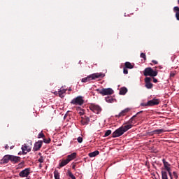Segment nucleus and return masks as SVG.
<instances>
[{"mask_svg": "<svg viewBox=\"0 0 179 179\" xmlns=\"http://www.w3.org/2000/svg\"><path fill=\"white\" fill-rule=\"evenodd\" d=\"M123 73H124V75H128V69H127V67H124L123 69Z\"/></svg>", "mask_w": 179, "mask_h": 179, "instance_id": "obj_37", "label": "nucleus"}, {"mask_svg": "<svg viewBox=\"0 0 179 179\" xmlns=\"http://www.w3.org/2000/svg\"><path fill=\"white\" fill-rule=\"evenodd\" d=\"M168 171L171 178H173V176L171 175V170H169V171Z\"/></svg>", "mask_w": 179, "mask_h": 179, "instance_id": "obj_42", "label": "nucleus"}, {"mask_svg": "<svg viewBox=\"0 0 179 179\" xmlns=\"http://www.w3.org/2000/svg\"><path fill=\"white\" fill-rule=\"evenodd\" d=\"M38 161L39 163H44V158L43 157H40Z\"/></svg>", "mask_w": 179, "mask_h": 179, "instance_id": "obj_38", "label": "nucleus"}, {"mask_svg": "<svg viewBox=\"0 0 179 179\" xmlns=\"http://www.w3.org/2000/svg\"><path fill=\"white\" fill-rule=\"evenodd\" d=\"M22 155H27L29 152L31 151V148L27 144H24L22 146Z\"/></svg>", "mask_w": 179, "mask_h": 179, "instance_id": "obj_10", "label": "nucleus"}, {"mask_svg": "<svg viewBox=\"0 0 179 179\" xmlns=\"http://www.w3.org/2000/svg\"><path fill=\"white\" fill-rule=\"evenodd\" d=\"M90 110L95 113V114H100V113H101V108L99 105H91Z\"/></svg>", "mask_w": 179, "mask_h": 179, "instance_id": "obj_7", "label": "nucleus"}, {"mask_svg": "<svg viewBox=\"0 0 179 179\" xmlns=\"http://www.w3.org/2000/svg\"><path fill=\"white\" fill-rule=\"evenodd\" d=\"M170 76L171 78H174V76H176V73H171Z\"/></svg>", "mask_w": 179, "mask_h": 179, "instance_id": "obj_41", "label": "nucleus"}, {"mask_svg": "<svg viewBox=\"0 0 179 179\" xmlns=\"http://www.w3.org/2000/svg\"><path fill=\"white\" fill-rule=\"evenodd\" d=\"M66 92V90L65 89L59 90L58 92L59 97H61V99H64V97H65L64 94H65Z\"/></svg>", "mask_w": 179, "mask_h": 179, "instance_id": "obj_22", "label": "nucleus"}, {"mask_svg": "<svg viewBox=\"0 0 179 179\" xmlns=\"http://www.w3.org/2000/svg\"><path fill=\"white\" fill-rule=\"evenodd\" d=\"M68 163H69V160H68L67 158L66 159H62L59 164V167H64V166H66Z\"/></svg>", "mask_w": 179, "mask_h": 179, "instance_id": "obj_25", "label": "nucleus"}, {"mask_svg": "<svg viewBox=\"0 0 179 179\" xmlns=\"http://www.w3.org/2000/svg\"><path fill=\"white\" fill-rule=\"evenodd\" d=\"M160 104V100L153 99L148 101L147 103H141V107H153V106H159Z\"/></svg>", "mask_w": 179, "mask_h": 179, "instance_id": "obj_2", "label": "nucleus"}, {"mask_svg": "<svg viewBox=\"0 0 179 179\" xmlns=\"http://www.w3.org/2000/svg\"><path fill=\"white\" fill-rule=\"evenodd\" d=\"M66 159L69 160V162L73 160V159H76V152H73L72 154L68 155Z\"/></svg>", "mask_w": 179, "mask_h": 179, "instance_id": "obj_23", "label": "nucleus"}, {"mask_svg": "<svg viewBox=\"0 0 179 179\" xmlns=\"http://www.w3.org/2000/svg\"><path fill=\"white\" fill-rule=\"evenodd\" d=\"M127 92H128V89H127V87H122L120 90L119 94L124 96V95L127 94Z\"/></svg>", "mask_w": 179, "mask_h": 179, "instance_id": "obj_20", "label": "nucleus"}, {"mask_svg": "<svg viewBox=\"0 0 179 179\" xmlns=\"http://www.w3.org/2000/svg\"><path fill=\"white\" fill-rule=\"evenodd\" d=\"M164 132H166V130H164V129H155L151 131L150 133V135L151 136H153V135H160V134H163Z\"/></svg>", "mask_w": 179, "mask_h": 179, "instance_id": "obj_12", "label": "nucleus"}, {"mask_svg": "<svg viewBox=\"0 0 179 179\" xmlns=\"http://www.w3.org/2000/svg\"><path fill=\"white\" fill-rule=\"evenodd\" d=\"M132 127H134V124H127L124 126H122L121 128L123 129V131L127 132V131H128L129 129H131Z\"/></svg>", "mask_w": 179, "mask_h": 179, "instance_id": "obj_18", "label": "nucleus"}, {"mask_svg": "<svg viewBox=\"0 0 179 179\" xmlns=\"http://www.w3.org/2000/svg\"><path fill=\"white\" fill-rule=\"evenodd\" d=\"M96 92H99V94H101V96H111V94H114V90L111 88L96 89Z\"/></svg>", "mask_w": 179, "mask_h": 179, "instance_id": "obj_4", "label": "nucleus"}, {"mask_svg": "<svg viewBox=\"0 0 179 179\" xmlns=\"http://www.w3.org/2000/svg\"><path fill=\"white\" fill-rule=\"evenodd\" d=\"M152 80L154 82V83H157V79L155 77H152Z\"/></svg>", "mask_w": 179, "mask_h": 179, "instance_id": "obj_40", "label": "nucleus"}, {"mask_svg": "<svg viewBox=\"0 0 179 179\" xmlns=\"http://www.w3.org/2000/svg\"><path fill=\"white\" fill-rule=\"evenodd\" d=\"M9 162H10V155H5L1 159V163L3 164H8Z\"/></svg>", "mask_w": 179, "mask_h": 179, "instance_id": "obj_14", "label": "nucleus"}, {"mask_svg": "<svg viewBox=\"0 0 179 179\" xmlns=\"http://www.w3.org/2000/svg\"><path fill=\"white\" fill-rule=\"evenodd\" d=\"M124 134H125V132L124 131V130L122 129V127H120L118 129H117L113 134H112V137L113 138H118L122 135H124Z\"/></svg>", "mask_w": 179, "mask_h": 179, "instance_id": "obj_6", "label": "nucleus"}, {"mask_svg": "<svg viewBox=\"0 0 179 179\" xmlns=\"http://www.w3.org/2000/svg\"><path fill=\"white\" fill-rule=\"evenodd\" d=\"M43 142L44 143H50V142H51V138H48V139L43 138Z\"/></svg>", "mask_w": 179, "mask_h": 179, "instance_id": "obj_36", "label": "nucleus"}, {"mask_svg": "<svg viewBox=\"0 0 179 179\" xmlns=\"http://www.w3.org/2000/svg\"><path fill=\"white\" fill-rule=\"evenodd\" d=\"M162 162H163V164H164V166L165 167V169L166 170V171H170V170H171V169L170 168V164L169 162H167L166 161V159H162Z\"/></svg>", "mask_w": 179, "mask_h": 179, "instance_id": "obj_19", "label": "nucleus"}, {"mask_svg": "<svg viewBox=\"0 0 179 179\" xmlns=\"http://www.w3.org/2000/svg\"><path fill=\"white\" fill-rule=\"evenodd\" d=\"M110 135H111V130H107L105 132V134H104L103 137L107 138V136H110Z\"/></svg>", "mask_w": 179, "mask_h": 179, "instance_id": "obj_31", "label": "nucleus"}, {"mask_svg": "<svg viewBox=\"0 0 179 179\" xmlns=\"http://www.w3.org/2000/svg\"><path fill=\"white\" fill-rule=\"evenodd\" d=\"M103 76V74L99 73H93L92 75L88 76L87 77L83 78L81 80V82L83 83H86L87 82H90V80L99 79V78H101Z\"/></svg>", "mask_w": 179, "mask_h": 179, "instance_id": "obj_1", "label": "nucleus"}, {"mask_svg": "<svg viewBox=\"0 0 179 179\" xmlns=\"http://www.w3.org/2000/svg\"><path fill=\"white\" fill-rule=\"evenodd\" d=\"M173 12L176 13L175 16L177 20H179V7L175 6L173 8Z\"/></svg>", "mask_w": 179, "mask_h": 179, "instance_id": "obj_21", "label": "nucleus"}, {"mask_svg": "<svg viewBox=\"0 0 179 179\" xmlns=\"http://www.w3.org/2000/svg\"><path fill=\"white\" fill-rule=\"evenodd\" d=\"M129 108L122 110L118 115H116L115 117L117 118H120V117H124V115H127V113H128L129 111Z\"/></svg>", "mask_w": 179, "mask_h": 179, "instance_id": "obj_15", "label": "nucleus"}, {"mask_svg": "<svg viewBox=\"0 0 179 179\" xmlns=\"http://www.w3.org/2000/svg\"><path fill=\"white\" fill-rule=\"evenodd\" d=\"M152 81V78L150 77H147L145 78V87L147 89H152L153 87V84L150 83Z\"/></svg>", "mask_w": 179, "mask_h": 179, "instance_id": "obj_9", "label": "nucleus"}, {"mask_svg": "<svg viewBox=\"0 0 179 179\" xmlns=\"http://www.w3.org/2000/svg\"><path fill=\"white\" fill-rule=\"evenodd\" d=\"M41 146H43V141H38L35 143L33 150L34 152H37L39 149H41Z\"/></svg>", "mask_w": 179, "mask_h": 179, "instance_id": "obj_13", "label": "nucleus"}, {"mask_svg": "<svg viewBox=\"0 0 179 179\" xmlns=\"http://www.w3.org/2000/svg\"><path fill=\"white\" fill-rule=\"evenodd\" d=\"M162 179H169V177L167 176V172L165 171H162Z\"/></svg>", "mask_w": 179, "mask_h": 179, "instance_id": "obj_29", "label": "nucleus"}, {"mask_svg": "<svg viewBox=\"0 0 179 179\" xmlns=\"http://www.w3.org/2000/svg\"><path fill=\"white\" fill-rule=\"evenodd\" d=\"M140 57H141V58H143L144 59V61H146V54L141 53Z\"/></svg>", "mask_w": 179, "mask_h": 179, "instance_id": "obj_34", "label": "nucleus"}, {"mask_svg": "<svg viewBox=\"0 0 179 179\" xmlns=\"http://www.w3.org/2000/svg\"><path fill=\"white\" fill-rule=\"evenodd\" d=\"M21 159L22 158L20 157L10 155V162L13 163V164H17V163H19V162H20Z\"/></svg>", "mask_w": 179, "mask_h": 179, "instance_id": "obj_8", "label": "nucleus"}, {"mask_svg": "<svg viewBox=\"0 0 179 179\" xmlns=\"http://www.w3.org/2000/svg\"><path fill=\"white\" fill-rule=\"evenodd\" d=\"M152 62L155 64V65H157V64H159V62L156 60H152Z\"/></svg>", "mask_w": 179, "mask_h": 179, "instance_id": "obj_43", "label": "nucleus"}, {"mask_svg": "<svg viewBox=\"0 0 179 179\" xmlns=\"http://www.w3.org/2000/svg\"><path fill=\"white\" fill-rule=\"evenodd\" d=\"M24 167V162H20L18 165L16 166V169L19 170Z\"/></svg>", "mask_w": 179, "mask_h": 179, "instance_id": "obj_28", "label": "nucleus"}, {"mask_svg": "<svg viewBox=\"0 0 179 179\" xmlns=\"http://www.w3.org/2000/svg\"><path fill=\"white\" fill-rule=\"evenodd\" d=\"M173 175L176 179L178 178V175H177V172L173 171Z\"/></svg>", "mask_w": 179, "mask_h": 179, "instance_id": "obj_39", "label": "nucleus"}, {"mask_svg": "<svg viewBox=\"0 0 179 179\" xmlns=\"http://www.w3.org/2000/svg\"><path fill=\"white\" fill-rule=\"evenodd\" d=\"M80 115H83V113L80 112Z\"/></svg>", "mask_w": 179, "mask_h": 179, "instance_id": "obj_46", "label": "nucleus"}, {"mask_svg": "<svg viewBox=\"0 0 179 179\" xmlns=\"http://www.w3.org/2000/svg\"><path fill=\"white\" fill-rule=\"evenodd\" d=\"M142 113H143V110L138 112L136 113V115H134L129 120H128L126 124H129V125H132V124H134V120H135V118L136 117V115H139V114H142Z\"/></svg>", "mask_w": 179, "mask_h": 179, "instance_id": "obj_16", "label": "nucleus"}, {"mask_svg": "<svg viewBox=\"0 0 179 179\" xmlns=\"http://www.w3.org/2000/svg\"><path fill=\"white\" fill-rule=\"evenodd\" d=\"M157 71H154L152 67L145 68L143 71L144 76H151L152 78H155V76H157Z\"/></svg>", "mask_w": 179, "mask_h": 179, "instance_id": "obj_3", "label": "nucleus"}, {"mask_svg": "<svg viewBox=\"0 0 179 179\" xmlns=\"http://www.w3.org/2000/svg\"><path fill=\"white\" fill-rule=\"evenodd\" d=\"M90 122V119L86 116L85 117H83L81 120L82 125H87L89 124V122Z\"/></svg>", "mask_w": 179, "mask_h": 179, "instance_id": "obj_17", "label": "nucleus"}, {"mask_svg": "<svg viewBox=\"0 0 179 179\" xmlns=\"http://www.w3.org/2000/svg\"><path fill=\"white\" fill-rule=\"evenodd\" d=\"M105 100L107 103H114V99L111 96L106 97Z\"/></svg>", "mask_w": 179, "mask_h": 179, "instance_id": "obj_27", "label": "nucleus"}, {"mask_svg": "<svg viewBox=\"0 0 179 179\" xmlns=\"http://www.w3.org/2000/svg\"><path fill=\"white\" fill-rule=\"evenodd\" d=\"M178 4H179V0H178Z\"/></svg>", "mask_w": 179, "mask_h": 179, "instance_id": "obj_50", "label": "nucleus"}, {"mask_svg": "<svg viewBox=\"0 0 179 179\" xmlns=\"http://www.w3.org/2000/svg\"><path fill=\"white\" fill-rule=\"evenodd\" d=\"M85 100H83V96H77L71 101V103L74 106H83Z\"/></svg>", "mask_w": 179, "mask_h": 179, "instance_id": "obj_5", "label": "nucleus"}, {"mask_svg": "<svg viewBox=\"0 0 179 179\" xmlns=\"http://www.w3.org/2000/svg\"><path fill=\"white\" fill-rule=\"evenodd\" d=\"M69 90L71 91V90H72L70 89Z\"/></svg>", "mask_w": 179, "mask_h": 179, "instance_id": "obj_53", "label": "nucleus"}, {"mask_svg": "<svg viewBox=\"0 0 179 179\" xmlns=\"http://www.w3.org/2000/svg\"><path fill=\"white\" fill-rule=\"evenodd\" d=\"M124 65L125 68H127V69H133L134 68V65H132V64H131V62H126Z\"/></svg>", "mask_w": 179, "mask_h": 179, "instance_id": "obj_26", "label": "nucleus"}, {"mask_svg": "<svg viewBox=\"0 0 179 179\" xmlns=\"http://www.w3.org/2000/svg\"><path fill=\"white\" fill-rule=\"evenodd\" d=\"M30 174V168H27L24 170L20 172L19 176L20 177H29Z\"/></svg>", "mask_w": 179, "mask_h": 179, "instance_id": "obj_11", "label": "nucleus"}, {"mask_svg": "<svg viewBox=\"0 0 179 179\" xmlns=\"http://www.w3.org/2000/svg\"><path fill=\"white\" fill-rule=\"evenodd\" d=\"M40 138H45V135L41 131V133L38 134V138L40 139Z\"/></svg>", "mask_w": 179, "mask_h": 179, "instance_id": "obj_33", "label": "nucleus"}, {"mask_svg": "<svg viewBox=\"0 0 179 179\" xmlns=\"http://www.w3.org/2000/svg\"><path fill=\"white\" fill-rule=\"evenodd\" d=\"M18 155H22V153L19 152Z\"/></svg>", "mask_w": 179, "mask_h": 179, "instance_id": "obj_48", "label": "nucleus"}, {"mask_svg": "<svg viewBox=\"0 0 179 179\" xmlns=\"http://www.w3.org/2000/svg\"><path fill=\"white\" fill-rule=\"evenodd\" d=\"M5 149H6V150H8V149H9V145H6L5 146Z\"/></svg>", "mask_w": 179, "mask_h": 179, "instance_id": "obj_44", "label": "nucleus"}, {"mask_svg": "<svg viewBox=\"0 0 179 179\" xmlns=\"http://www.w3.org/2000/svg\"><path fill=\"white\" fill-rule=\"evenodd\" d=\"M73 169H75V166H73Z\"/></svg>", "mask_w": 179, "mask_h": 179, "instance_id": "obj_52", "label": "nucleus"}, {"mask_svg": "<svg viewBox=\"0 0 179 179\" xmlns=\"http://www.w3.org/2000/svg\"><path fill=\"white\" fill-rule=\"evenodd\" d=\"M7 127H9V124H7Z\"/></svg>", "mask_w": 179, "mask_h": 179, "instance_id": "obj_49", "label": "nucleus"}, {"mask_svg": "<svg viewBox=\"0 0 179 179\" xmlns=\"http://www.w3.org/2000/svg\"><path fill=\"white\" fill-rule=\"evenodd\" d=\"M68 176L71 177L72 179H76V178L75 177V176H73V173L71 172V171H68Z\"/></svg>", "mask_w": 179, "mask_h": 179, "instance_id": "obj_32", "label": "nucleus"}, {"mask_svg": "<svg viewBox=\"0 0 179 179\" xmlns=\"http://www.w3.org/2000/svg\"><path fill=\"white\" fill-rule=\"evenodd\" d=\"M30 143H31V141H30Z\"/></svg>", "mask_w": 179, "mask_h": 179, "instance_id": "obj_51", "label": "nucleus"}, {"mask_svg": "<svg viewBox=\"0 0 179 179\" xmlns=\"http://www.w3.org/2000/svg\"><path fill=\"white\" fill-rule=\"evenodd\" d=\"M54 94H56V95L58 94V92H57V91L55 92H54Z\"/></svg>", "mask_w": 179, "mask_h": 179, "instance_id": "obj_45", "label": "nucleus"}, {"mask_svg": "<svg viewBox=\"0 0 179 179\" xmlns=\"http://www.w3.org/2000/svg\"><path fill=\"white\" fill-rule=\"evenodd\" d=\"M99 154H100V152H99V150H95L92 152H90L88 154V156L90 157H96V156H98V155H99Z\"/></svg>", "mask_w": 179, "mask_h": 179, "instance_id": "obj_24", "label": "nucleus"}, {"mask_svg": "<svg viewBox=\"0 0 179 179\" xmlns=\"http://www.w3.org/2000/svg\"><path fill=\"white\" fill-rule=\"evenodd\" d=\"M10 149H13V147H10Z\"/></svg>", "mask_w": 179, "mask_h": 179, "instance_id": "obj_47", "label": "nucleus"}, {"mask_svg": "<svg viewBox=\"0 0 179 179\" xmlns=\"http://www.w3.org/2000/svg\"><path fill=\"white\" fill-rule=\"evenodd\" d=\"M54 176L55 179H59V172L58 171H54Z\"/></svg>", "mask_w": 179, "mask_h": 179, "instance_id": "obj_30", "label": "nucleus"}, {"mask_svg": "<svg viewBox=\"0 0 179 179\" xmlns=\"http://www.w3.org/2000/svg\"><path fill=\"white\" fill-rule=\"evenodd\" d=\"M77 141L78 143H82V142H83V138L80 136L77 138Z\"/></svg>", "mask_w": 179, "mask_h": 179, "instance_id": "obj_35", "label": "nucleus"}]
</instances>
